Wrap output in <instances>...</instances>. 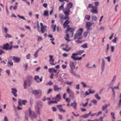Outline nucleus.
<instances>
[{
  "instance_id": "1",
  "label": "nucleus",
  "mask_w": 121,
  "mask_h": 121,
  "mask_svg": "<svg viewBox=\"0 0 121 121\" xmlns=\"http://www.w3.org/2000/svg\"><path fill=\"white\" fill-rule=\"evenodd\" d=\"M70 22V21H69L68 20H66L63 24V25L64 28L67 27V29L65 31L67 33L68 32L69 33H70L69 34V36L71 38H72L73 36V32L75 30L74 28H73L69 27V26L68 24Z\"/></svg>"
},
{
  "instance_id": "2",
  "label": "nucleus",
  "mask_w": 121,
  "mask_h": 121,
  "mask_svg": "<svg viewBox=\"0 0 121 121\" xmlns=\"http://www.w3.org/2000/svg\"><path fill=\"white\" fill-rule=\"evenodd\" d=\"M95 6H93L92 4H89L87 8L91 9L90 11L92 13L96 14L98 13L97 9V7L99 5V3L98 1L95 2Z\"/></svg>"
},
{
  "instance_id": "3",
  "label": "nucleus",
  "mask_w": 121,
  "mask_h": 121,
  "mask_svg": "<svg viewBox=\"0 0 121 121\" xmlns=\"http://www.w3.org/2000/svg\"><path fill=\"white\" fill-rule=\"evenodd\" d=\"M29 116L31 117V119H33L34 118H36L37 117L34 112H31L30 109L29 110L26 111V112L25 118L26 120H28V118Z\"/></svg>"
},
{
  "instance_id": "4",
  "label": "nucleus",
  "mask_w": 121,
  "mask_h": 121,
  "mask_svg": "<svg viewBox=\"0 0 121 121\" xmlns=\"http://www.w3.org/2000/svg\"><path fill=\"white\" fill-rule=\"evenodd\" d=\"M36 105L35 106V110L36 112L39 115L40 114L39 109L42 108L43 104L41 101H37L36 103Z\"/></svg>"
},
{
  "instance_id": "5",
  "label": "nucleus",
  "mask_w": 121,
  "mask_h": 121,
  "mask_svg": "<svg viewBox=\"0 0 121 121\" xmlns=\"http://www.w3.org/2000/svg\"><path fill=\"white\" fill-rule=\"evenodd\" d=\"M61 99V97L59 94H58L56 95L55 98H52V99L53 100L49 101L48 103L49 104H52L57 103L58 101H59Z\"/></svg>"
},
{
  "instance_id": "6",
  "label": "nucleus",
  "mask_w": 121,
  "mask_h": 121,
  "mask_svg": "<svg viewBox=\"0 0 121 121\" xmlns=\"http://www.w3.org/2000/svg\"><path fill=\"white\" fill-rule=\"evenodd\" d=\"M83 31V30L82 28L80 29L75 34L74 37V39H81L82 37V34Z\"/></svg>"
},
{
  "instance_id": "7",
  "label": "nucleus",
  "mask_w": 121,
  "mask_h": 121,
  "mask_svg": "<svg viewBox=\"0 0 121 121\" xmlns=\"http://www.w3.org/2000/svg\"><path fill=\"white\" fill-rule=\"evenodd\" d=\"M31 84V81L29 79H26L25 81L24 84V86L25 89L27 87V86H30Z\"/></svg>"
},
{
  "instance_id": "8",
  "label": "nucleus",
  "mask_w": 121,
  "mask_h": 121,
  "mask_svg": "<svg viewBox=\"0 0 121 121\" xmlns=\"http://www.w3.org/2000/svg\"><path fill=\"white\" fill-rule=\"evenodd\" d=\"M40 24L41 27V31L42 33H44L45 31H46V28L47 26H43V23L41 22Z\"/></svg>"
},
{
  "instance_id": "9",
  "label": "nucleus",
  "mask_w": 121,
  "mask_h": 121,
  "mask_svg": "<svg viewBox=\"0 0 121 121\" xmlns=\"http://www.w3.org/2000/svg\"><path fill=\"white\" fill-rule=\"evenodd\" d=\"M89 91V92L87 91H86L85 92V95H84V97H85L86 96L89 95L90 94H93L95 93V91L93 90L91 91V89H89L88 90Z\"/></svg>"
},
{
  "instance_id": "10",
  "label": "nucleus",
  "mask_w": 121,
  "mask_h": 121,
  "mask_svg": "<svg viewBox=\"0 0 121 121\" xmlns=\"http://www.w3.org/2000/svg\"><path fill=\"white\" fill-rule=\"evenodd\" d=\"M27 102V101L25 100H19L18 101V105L22 106L23 105H25Z\"/></svg>"
},
{
  "instance_id": "11",
  "label": "nucleus",
  "mask_w": 121,
  "mask_h": 121,
  "mask_svg": "<svg viewBox=\"0 0 121 121\" xmlns=\"http://www.w3.org/2000/svg\"><path fill=\"white\" fill-rule=\"evenodd\" d=\"M76 65V62H74L72 61H70L69 63V66L70 69H75V66Z\"/></svg>"
},
{
  "instance_id": "12",
  "label": "nucleus",
  "mask_w": 121,
  "mask_h": 121,
  "mask_svg": "<svg viewBox=\"0 0 121 121\" xmlns=\"http://www.w3.org/2000/svg\"><path fill=\"white\" fill-rule=\"evenodd\" d=\"M59 17L61 19H60V20L61 23H62V20H66L68 18V16H64L62 14H60L59 15Z\"/></svg>"
},
{
  "instance_id": "13",
  "label": "nucleus",
  "mask_w": 121,
  "mask_h": 121,
  "mask_svg": "<svg viewBox=\"0 0 121 121\" xmlns=\"http://www.w3.org/2000/svg\"><path fill=\"white\" fill-rule=\"evenodd\" d=\"M91 25L90 22H87L86 24V27L88 30H91L92 29Z\"/></svg>"
},
{
  "instance_id": "14",
  "label": "nucleus",
  "mask_w": 121,
  "mask_h": 121,
  "mask_svg": "<svg viewBox=\"0 0 121 121\" xmlns=\"http://www.w3.org/2000/svg\"><path fill=\"white\" fill-rule=\"evenodd\" d=\"M12 48V47H10L8 44L7 43L3 45V49L6 50H10Z\"/></svg>"
},
{
  "instance_id": "15",
  "label": "nucleus",
  "mask_w": 121,
  "mask_h": 121,
  "mask_svg": "<svg viewBox=\"0 0 121 121\" xmlns=\"http://www.w3.org/2000/svg\"><path fill=\"white\" fill-rule=\"evenodd\" d=\"M32 93L35 95H37L39 94H41V91L40 90H34L32 91Z\"/></svg>"
},
{
  "instance_id": "16",
  "label": "nucleus",
  "mask_w": 121,
  "mask_h": 121,
  "mask_svg": "<svg viewBox=\"0 0 121 121\" xmlns=\"http://www.w3.org/2000/svg\"><path fill=\"white\" fill-rule=\"evenodd\" d=\"M13 60L15 62L19 63L21 59L19 57L13 56Z\"/></svg>"
},
{
  "instance_id": "17",
  "label": "nucleus",
  "mask_w": 121,
  "mask_h": 121,
  "mask_svg": "<svg viewBox=\"0 0 121 121\" xmlns=\"http://www.w3.org/2000/svg\"><path fill=\"white\" fill-rule=\"evenodd\" d=\"M34 79L38 83L41 82L42 81V79L40 78L38 76H35L34 78Z\"/></svg>"
},
{
  "instance_id": "18",
  "label": "nucleus",
  "mask_w": 121,
  "mask_h": 121,
  "mask_svg": "<svg viewBox=\"0 0 121 121\" xmlns=\"http://www.w3.org/2000/svg\"><path fill=\"white\" fill-rule=\"evenodd\" d=\"M63 11L66 16H67L69 14L70 12V10L69 9L66 8Z\"/></svg>"
},
{
  "instance_id": "19",
  "label": "nucleus",
  "mask_w": 121,
  "mask_h": 121,
  "mask_svg": "<svg viewBox=\"0 0 121 121\" xmlns=\"http://www.w3.org/2000/svg\"><path fill=\"white\" fill-rule=\"evenodd\" d=\"M102 61L101 63V68L102 70L103 71L104 70L105 65V62L104 59H102Z\"/></svg>"
},
{
  "instance_id": "20",
  "label": "nucleus",
  "mask_w": 121,
  "mask_h": 121,
  "mask_svg": "<svg viewBox=\"0 0 121 121\" xmlns=\"http://www.w3.org/2000/svg\"><path fill=\"white\" fill-rule=\"evenodd\" d=\"M54 90L55 91H59L61 90V88L55 85L53 86Z\"/></svg>"
},
{
  "instance_id": "21",
  "label": "nucleus",
  "mask_w": 121,
  "mask_h": 121,
  "mask_svg": "<svg viewBox=\"0 0 121 121\" xmlns=\"http://www.w3.org/2000/svg\"><path fill=\"white\" fill-rule=\"evenodd\" d=\"M12 92L13 94L16 97L17 95L16 93L17 92L16 89L15 88H12Z\"/></svg>"
},
{
  "instance_id": "22",
  "label": "nucleus",
  "mask_w": 121,
  "mask_h": 121,
  "mask_svg": "<svg viewBox=\"0 0 121 121\" xmlns=\"http://www.w3.org/2000/svg\"><path fill=\"white\" fill-rule=\"evenodd\" d=\"M49 72L50 73L53 72L55 73L56 72L57 70L53 68H49L48 70Z\"/></svg>"
},
{
  "instance_id": "23",
  "label": "nucleus",
  "mask_w": 121,
  "mask_h": 121,
  "mask_svg": "<svg viewBox=\"0 0 121 121\" xmlns=\"http://www.w3.org/2000/svg\"><path fill=\"white\" fill-rule=\"evenodd\" d=\"M63 45H64L66 47V48H63V49L67 52H68V51H69L70 49V48H68V45L67 44H65V45H64V44H62L61 45V46H63Z\"/></svg>"
},
{
  "instance_id": "24",
  "label": "nucleus",
  "mask_w": 121,
  "mask_h": 121,
  "mask_svg": "<svg viewBox=\"0 0 121 121\" xmlns=\"http://www.w3.org/2000/svg\"><path fill=\"white\" fill-rule=\"evenodd\" d=\"M110 105V104H106L102 106V110L103 111L105 110L106 109L107 107Z\"/></svg>"
},
{
  "instance_id": "25",
  "label": "nucleus",
  "mask_w": 121,
  "mask_h": 121,
  "mask_svg": "<svg viewBox=\"0 0 121 121\" xmlns=\"http://www.w3.org/2000/svg\"><path fill=\"white\" fill-rule=\"evenodd\" d=\"M85 52V51L84 50H80L77 52L76 55H81L82 54L84 53Z\"/></svg>"
},
{
  "instance_id": "26",
  "label": "nucleus",
  "mask_w": 121,
  "mask_h": 121,
  "mask_svg": "<svg viewBox=\"0 0 121 121\" xmlns=\"http://www.w3.org/2000/svg\"><path fill=\"white\" fill-rule=\"evenodd\" d=\"M71 105L73 107V108L75 109H76L77 108V103L75 101H74L71 104Z\"/></svg>"
},
{
  "instance_id": "27",
  "label": "nucleus",
  "mask_w": 121,
  "mask_h": 121,
  "mask_svg": "<svg viewBox=\"0 0 121 121\" xmlns=\"http://www.w3.org/2000/svg\"><path fill=\"white\" fill-rule=\"evenodd\" d=\"M120 99L119 101V103L118 104V107L120 108L121 107V93L120 94Z\"/></svg>"
},
{
  "instance_id": "28",
  "label": "nucleus",
  "mask_w": 121,
  "mask_h": 121,
  "mask_svg": "<svg viewBox=\"0 0 121 121\" xmlns=\"http://www.w3.org/2000/svg\"><path fill=\"white\" fill-rule=\"evenodd\" d=\"M70 97H71L73 99H74V95L73 91H72L70 93L68 94Z\"/></svg>"
},
{
  "instance_id": "29",
  "label": "nucleus",
  "mask_w": 121,
  "mask_h": 121,
  "mask_svg": "<svg viewBox=\"0 0 121 121\" xmlns=\"http://www.w3.org/2000/svg\"><path fill=\"white\" fill-rule=\"evenodd\" d=\"M72 6V4L71 2L68 3L67 5V8L69 9L71 8Z\"/></svg>"
},
{
  "instance_id": "30",
  "label": "nucleus",
  "mask_w": 121,
  "mask_h": 121,
  "mask_svg": "<svg viewBox=\"0 0 121 121\" xmlns=\"http://www.w3.org/2000/svg\"><path fill=\"white\" fill-rule=\"evenodd\" d=\"M81 84L82 85L83 87H89V86H88L86 85V83L84 82H81Z\"/></svg>"
},
{
  "instance_id": "31",
  "label": "nucleus",
  "mask_w": 121,
  "mask_h": 121,
  "mask_svg": "<svg viewBox=\"0 0 121 121\" xmlns=\"http://www.w3.org/2000/svg\"><path fill=\"white\" fill-rule=\"evenodd\" d=\"M8 66L9 67H10L13 65V63L11 61H9L7 63Z\"/></svg>"
},
{
  "instance_id": "32",
  "label": "nucleus",
  "mask_w": 121,
  "mask_h": 121,
  "mask_svg": "<svg viewBox=\"0 0 121 121\" xmlns=\"http://www.w3.org/2000/svg\"><path fill=\"white\" fill-rule=\"evenodd\" d=\"M116 77H117V76L116 75H115L113 76V79H112V81L111 82V83L112 84H113L114 82L116 80Z\"/></svg>"
},
{
  "instance_id": "33",
  "label": "nucleus",
  "mask_w": 121,
  "mask_h": 121,
  "mask_svg": "<svg viewBox=\"0 0 121 121\" xmlns=\"http://www.w3.org/2000/svg\"><path fill=\"white\" fill-rule=\"evenodd\" d=\"M76 53H73L72 54V55L71 56V58L72 59H73V60H75L76 59V58L75 57V56H76L77 55H76Z\"/></svg>"
},
{
  "instance_id": "34",
  "label": "nucleus",
  "mask_w": 121,
  "mask_h": 121,
  "mask_svg": "<svg viewBox=\"0 0 121 121\" xmlns=\"http://www.w3.org/2000/svg\"><path fill=\"white\" fill-rule=\"evenodd\" d=\"M66 33L67 34L66 35V37H65V38L67 41V42H68L69 41V40L67 39L69 38V35L68 34L69 33L68 32H67V33L66 32Z\"/></svg>"
},
{
  "instance_id": "35",
  "label": "nucleus",
  "mask_w": 121,
  "mask_h": 121,
  "mask_svg": "<svg viewBox=\"0 0 121 121\" xmlns=\"http://www.w3.org/2000/svg\"><path fill=\"white\" fill-rule=\"evenodd\" d=\"M54 60H51L49 61L50 64L51 65L53 66L55 65V64L54 63Z\"/></svg>"
},
{
  "instance_id": "36",
  "label": "nucleus",
  "mask_w": 121,
  "mask_h": 121,
  "mask_svg": "<svg viewBox=\"0 0 121 121\" xmlns=\"http://www.w3.org/2000/svg\"><path fill=\"white\" fill-rule=\"evenodd\" d=\"M95 98L99 100L101 98L99 96L98 94V93L94 95Z\"/></svg>"
},
{
  "instance_id": "37",
  "label": "nucleus",
  "mask_w": 121,
  "mask_h": 121,
  "mask_svg": "<svg viewBox=\"0 0 121 121\" xmlns=\"http://www.w3.org/2000/svg\"><path fill=\"white\" fill-rule=\"evenodd\" d=\"M48 15V12L47 10H44L43 14L44 16H47Z\"/></svg>"
},
{
  "instance_id": "38",
  "label": "nucleus",
  "mask_w": 121,
  "mask_h": 121,
  "mask_svg": "<svg viewBox=\"0 0 121 121\" xmlns=\"http://www.w3.org/2000/svg\"><path fill=\"white\" fill-rule=\"evenodd\" d=\"M118 40V38L117 37H115L112 40V41L114 43H116Z\"/></svg>"
},
{
  "instance_id": "39",
  "label": "nucleus",
  "mask_w": 121,
  "mask_h": 121,
  "mask_svg": "<svg viewBox=\"0 0 121 121\" xmlns=\"http://www.w3.org/2000/svg\"><path fill=\"white\" fill-rule=\"evenodd\" d=\"M85 18L87 20H89L90 18V15L87 14L85 16Z\"/></svg>"
},
{
  "instance_id": "40",
  "label": "nucleus",
  "mask_w": 121,
  "mask_h": 121,
  "mask_svg": "<svg viewBox=\"0 0 121 121\" xmlns=\"http://www.w3.org/2000/svg\"><path fill=\"white\" fill-rule=\"evenodd\" d=\"M39 50L37 51H36L35 52V54H34V57L35 58H36L38 56V52H39Z\"/></svg>"
},
{
  "instance_id": "41",
  "label": "nucleus",
  "mask_w": 121,
  "mask_h": 121,
  "mask_svg": "<svg viewBox=\"0 0 121 121\" xmlns=\"http://www.w3.org/2000/svg\"><path fill=\"white\" fill-rule=\"evenodd\" d=\"M92 19L95 21H96L97 18L96 17L95 15H92L91 16Z\"/></svg>"
},
{
  "instance_id": "42",
  "label": "nucleus",
  "mask_w": 121,
  "mask_h": 121,
  "mask_svg": "<svg viewBox=\"0 0 121 121\" xmlns=\"http://www.w3.org/2000/svg\"><path fill=\"white\" fill-rule=\"evenodd\" d=\"M71 70L70 71V72L73 75H76V73L73 70V69H70Z\"/></svg>"
},
{
  "instance_id": "43",
  "label": "nucleus",
  "mask_w": 121,
  "mask_h": 121,
  "mask_svg": "<svg viewBox=\"0 0 121 121\" xmlns=\"http://www.w3.org/2000/svg\"><path fill=\"white\" fill-rule=\"evenodd\" d=\"M73 82L72 81L69 82L67 81L65 82V83L67 85H71V84L73 83Z\"/></svg>"
},
{
  "instance_id": "44",
  "label": "nucleus",
  "mask_w": 121,
  "mask_h": 121,
  "mask_svg": "<svg viewBox=\"0 0 121 121\" xmlns=\"http://www.w3.org/2000/svg\"><path fill=\"white\" fill-rule=\"evenodd\" d=\"M24 68V70L25 71H26L27 70V69L28 68V65L27 63L26 64L23 66Z\"/></svg>"
},
{
  "instance_id": "45",
  "label": "nucleus",
  "mask_w": 121,
  "mask_h": 121,
  "mask_svg": "<svg viewBox=\"0 0 121 121\" xmlns=\"http://www.w3.org/2000/svg\"><path fill=\"white\" fill-rule=\"evenodd\" d=\"M89 116V114H86L85 115H83L82 116H81V117H83V118H86L88 117Z\"/></svg>"
},
{
  "instance_id": "46",
  "label": "nucleus",
  "mask_w": 121,
  "mask_h": 121,
  "mask_svg": "<svg viewBox=\"0 0 121 121\" xmlns=\"http://www.w3.org/2000/svg\"><path fill=\"white\" fill-rule=\"evenodd\" d=\"M17 16L19 18H21L23 20H26V19L25 18V17L23 16H20L18 14Z\"/></svg>"
},
{
  "instance_id": "47",
  "label": "nucleus",
  "mask_w": 121,
  "mask_h": 121,
  "mask_svg": "<svg viewBox=\"0 0 121 121\" xmlns=\"http://www.w3.org/2000/svg\"><path fill=\"white\" fill-rule=\"evenodd\" d=\"M52 28L54 32L55 31V28L56 27V25H55L53 24L52 26Z\"/></svg>"
},
{
  "instance_id": "48",
  "label": "nucleus",
  "mask_w": 121,
  "mask_h": 121,
  "mask_svg": "<svg viewBox=\"0 0 121 121\" xmlns=\"http://www.w3.org/2000/svg\"><path fill=\"white\" fill-rule=\"evenodd\" d=\"M42 39H43L41 37L38 36V37L37 40L39 42L42 40Z\"/></svg>"
},
{
  "instance_id": "49",
  "label": "nucleus",
  "mask_w": 121,
  "mask_h": 121,
  "mask_svg": "<svg viewBox=\"0 0 121 121\" xmlns=\"http://www.w3.org/2000/svg\"><path fill=\"white\" fill-rule=\"evenodd\" d=\"M111 115L112 117V118L115 119V113L113 112H111Z\"/></svg>"
},
{
  "instance_id": "50",
  "label": "nucleus",
  "mask_w": 121,
  "mask_h": 121,
  "mask_svg": "<svg viewBox=\"0 0 121 121\" xmlns=\"http://www.w3.org/2000/svg\"><path fill=\"white\" fill-rule=\"evenodd\" d=\"M31 54L29 53L26 55V58L27 59L29 60L30 59V58Z\"/></svg>"
},
{
  "instance_id": "51",
  "label": "nucleus",
  "mask_w": 121,
  "mask_h": 121,
  "mask_svg": "<svg viewBox=\"0 0 121 121\" xmlns=\"http://www.w3.org/2000/svg\"><path fill=\"white\" fill-rule=\"evenodd\" d=\"M49 61L51 60H53L54 59L53 58V56L52 55H49Z\"/></svg>"
},
{
  "instance_id": "52",
  "label": "nucleus",
  "mask_w": 121,
  "mask_h": 121,
  "mask_svg": "<svg viewBox=\"0 0 121 121\" xmlns=\"http://www.w3.org/2000/svg\"><path fill=\"white\" fill-rule=\"evenodd\" d=\"M56 106L59 110L61 108H62V105L61 104L57 105Z\"/></svg>"
},
{
  "instance_id": "53",
  "label": "nucleus",
  "mask_w": 121,
  "mask_h": 121,
  "mask_svg": "<svg viewBox=\"0 0 121 121\" xmlns=\"http://www.w3.org/2000/svg\"><path fill=\"white\" fill-rule=\"evenodd\" d=\"M5 37L6 38H7V37L10 38L12 36L8 34L7 33V34H6L5 36Z\"/></svg>"
},
{
  "instance_id": "54",
  "label": "nucleus",
  "mask_w": 121,
  "mask_h": 121,
  "mask_svg": "<svg viewBox=\"0 0 121 121\" xmlns=\"http://www.w3.org/2000/svg\"><path fill=\"white\" fill-rule=\"evenodd\" d=\"M111 51L112 52H114V47L113 46H112L111 47Z\"/></svg>"
},
{
  "instance_id": "55",
  "label": "nucleus",
  "mask_w": 121,
  "mask_h": 121,
  "mask_svg": "<svg viewBox=\"0 0 121 121\" xmlns=\"http://www.w3.org/2000/svg\"><path fill=\"white\" fill-rule=\"evenodd\" d=\"M65 99V101L68 103H69L70 102V100L68 98H66Z\"/></svg>"
},
{
  "instance_id": "56",
  "label": "nucleus",
  "mask_w": 121,
  "mask_h": 121,
  "mask_svg": "<svg viewBox=\"0 0 121 121\" xmlns=\"http://www.w3.org/2000/svg\"><path fill=\"white\" fill-rule=\"evenodd\" d=\"M72 91L70 90L69 87H68L67 88L66 90V92L68 94L70 93V92Z\"/></svg>"
},
{
  "instance_id": "57",
  "label": "nucleus",
  "mask_w": 121,
  "mask_h": 121,
  "mask_svg": "<svg viewBox=\"0 0 121 121\" xmlns=\"http://www.w3.org/2000/svg\"><path fill=\"white\" fill-rule=\"evenodd\" d=\"M87 33L86 32H84L83 34V36L84 38H86L87 36Z\"/></svg>"
},
{
  "instance_id": "58",
  "label": "nucleus",
  "mask_w": 121,
  "mask_h": 121,
  "mask_svg": "<svg viewBox=\"0 0 121 121\" xmlns=\"http://www.w3.org/2000/svg\"><path fill=\"white\" fill-rule=\"evenodd\" d=\"M67 66V65H61V67L63 69H64L66 68Z\"/></svg>"
},
{
  "instance_id": "59",
  "label": "nucleus",
  "mask_w": 121,
  "mask_h": 121,
  "mask_svg": "<svg viewBox=\"0 0 121 121\" xmlns=\"http://www.w3.org/2000/svg\"><path fill=\"white\" fill-rule=\"evenodd\" d=\"M82 59V57H76V59L75 60H81Z\"/></svg>"
},
{
  "instance_id": "60",
  "label": "nucleus",
  "mask_w": 121,
  "mask_h": 121,
  "mask_svg": "<svg viewBox=\"0 0 121 121\" xmlns=\"http://www.w3.org/2000/svg\"><path fill=\"white\" fill-rule=\"evenodd\" d=\"M92 102L95 104H97V101L96 100L93 99L92 100Z\"/></svg>"
},
{
  "instance_id": "61",
  "label": "nucleus",
  "mask_w": 121,
  "mask_h": 121,
  "mask_svg": "<svg viewBox=\"0 0 121 121\" xmlns=\"http://www.w3.org/2000/svg\"><path fill=\"white\" fill-rule=\"evenodd\" d=\"M81 47L83 48H86L87 47V45L86 44H83L81 46Z\"/></svg>"
},
{
  "instance_id": "62",
  "label": "nucleus",
  "mask_w": 121,
  "mask_h": 121,
  "mask_svg": "<svg viewBox=\"0 0 121 121\" xmlns=\"http://www.w3.org/2000/svg\"><path fill=\"white\" fill-rule=\"evenodd\" d=\"M105 58L107 59L108 60V61L109 62L110 61V56H108V57H105Z\"/></svg>"
},
{
  "instance_id": "63",
  "label": "nucleus",
  "mask_w": 121,
  "mask_h": 121,
  "mask_svg": "<svg viewBox=\"0 0 121 121\" xmlns=\"http://www.w3.org/2000/svg\"><path fill=\"white\" fill-rule=\"evenodd\" d=\"M53 83L51 81H50L46 84V85H52Z\"/></svg>"
},
{
  "instance_id": "64",
  "label": "nucleus",
  "mask_w": 121,
  "mask_h": 121,
  "mask_svg": "<svg viewBox=\"0 0 121 121\" xmlns=\"http://www.w3.org/2000/svg\"><path fill=\"white\" fill-rule=\"evenodd\" d=\"M89 63H87V64L86 65V66L88 68H92V67H90L89 66Z\"/></svg>"
}]
</instances>
